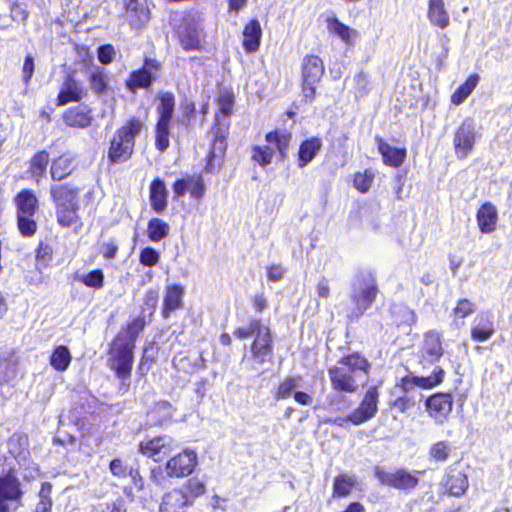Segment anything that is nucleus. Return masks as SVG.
<instances>
[{
	"instance_id": "f257e3e1",
	"label": "nucleus",
	"mask_w": 512,
	"mask_h": 512,
	"mask_svg": "<svg viewBox=\"0 0 512 512\" xmlns=\"http://www.w3.org/2000/svg\"><path fill=\"white\" fill-rule=\"evenodd\" d=\"M370 363L359 353L341 357L328 368L333 390L341 393H355L368 379Z\"/></svg>"
},
{
	"instance_id": "f03ea898",
	"label": "nucleus",
	"mask_w": 512,
	"mask_h": 512,
	"mask_svg": "<svg viewBox=\"0 0 512 512\" xmlns=\"http://www.w3.org/2000/svg\"><path fill=\"white\" fill-rule=\"evenodd\" d=\"M142 317L134 319L125 330H121L109 349V362L116 376L123 382L130 377L133 365V350L138 334L144 329Z\"/></svg>"
},
{
	"instance_id": "7ed1b4c3",
	"label": "nucleus",
	"mask_w": 512,
	"mask_h": 512,
	"mask_svg": "<svg viewBox=\"0 0 512 512\" xmlns=\"http://www.w3.org/2000/svg\"><path fill=\"white\" fill-rule=\"evenodd\" d=\"M234 336L240 340L254 337L250 347L249 357L256 365L271 362L273 356V340L269 327L261 324L259 320H251L245 327L234 331Z\"/></svg>"
},
{
	"instance_id": "20e7f679",
	"label": "nucleus",
	"mask_w": 512,
	"mask_h": 512,
	"mask_svg": "<svg viewBox=\"0 0 512 512\" xmlns=\"http://www.w3.org/2000/svg\"><path fill=\"white\" fill-rule=\"evenodd\" d=\"M143 128L144 122L133 117L115 131L108 149V159L112 164L123 163L131 158L134 152L135 138Z\"/></svg>"
},
{
	"instance_id": "39448f33",
	"label": "nucleus",
	"mask_w": 512,
	"mask_h": 512,
	"mask_svg": "<svg viewBox=\"0 0 512 512\" xmlns=\"http://www.w3.org/2000/svg\"><path fill=\"white\" fill-rule=\"evenodd\" d=\"M80 189L72 184H54L50 194L55 203L57 222L63 227H70L79 219Z\"/></svg>"
},
{
	"instance_id": "423d86ee",
	"label": "nucleus",
	"mask_w": 512,
	"mask_h": 512,
	"mask_svg": "<svg viewBox=\"0 0 512 512\" xmlns=\"http://www.w3.org/2000/svg\"><path fill=\"white\" fill-rule=\"evenodd\" d=\"M378 294L377 280L374 273L361 271L351 284L350 300L354 304L351 317L361 316L375 301Z\"/></svg>"
},
{
	"instance_id": "0eeeda50",
	"label": "nucleus",
	"mask_w": 512,
	"mask_h": 512,
	"mask_svg": "<svg viewBox=\"0 0 512 512\" xmlns=\"http://www.w3.org/2000/svg\"><path fill=\"white\" fill-rule=\"evenodd\" d=\"M159 101L155 145L159 151L163 152L169 147L170 143V123L175 108V97L170 92H162L159 94Z\"/></svg>"
},
{
	"instance_id": "6e6552de",
	"label": "nucleus",
	"mask_w": 512,
	"mask_h": 512,
	"mask_svg": "<svg viewBox=\"0 0 512 512\" xmlns=\"http://www.w3.org/2000/svg\"><path fill=\"white\" fill-rule=\"evenodd\" d=\"M23 496L21 481L13 472L0 476V510L17 511L23 505Z\"/></svg>"
},
{
	"instance_id": "1a4fd4ad",
	"label": "nucleus",
	"mask_w": 512,
	"mask_h": 512,
	"mask_svg": "<svg viewBox=\"0 0 512 512\" xmlns=\"http://www.w3.org/2000/svg\"><path fill=\"white\" fill-rule=\"evenodd\" d=\"M324 74V64L316 55H307L302 62L303 94L306 100L311 101L315 96V85Z\"/></svg>"
},
{
	"instance_id": "9d476101",
	"label": "nucleus",
	"mask_w": 512,
	"mask_h": 512,
	"mask_svg": "<svg viewBox=\"0 0 512 512\" xmlns=\"http://www.w3.org/2000/svg\"><path fill=\"white\" fill-rule=\"evenodd\" d=\"M378 392L376 387H371L367 390L359 407L356 408L346 418H336L334 423L342 426L344 422L350 421L355 425H360L371 418H373L378 411Z\"/></svg>"
},
{
	"instance_id": "9b49d317",
	"label": "nucleus",
	"mask_w": 512,
	"mask_h": 512,
	"mask_svg": "<svg viewBox=\"0 0 512 512\" xmlns=\"http://www.w3.org/2000/svg\"><path fill=\"white\" fill-rule=\"evenodd\" d=\"M420 473L421 472H416L415 474H412L405 469L388 472L379 466L374 468V475L381 484L401 490H410L415 488L419 482L416 474Z\"/></svg>"
},
{
	"instance_id": "f8f14e48",
	"label": "nucleus",
	"mask_w": 512,
	"mask_h": 512,
	"mask_svg": "<svg viewBox=\"0 0 512 512\" xmlns=\"http://www.w3.org/2000/svg\"><path fill=\"white\" fill-rule=\"evenodd\" d=\"M478 137L479 132L475 121L471 118L465 119L457 128L453 139L457 157L460 159L467 157Z\"/></svg>"
},
{
	"instance_id": "ddd939ff",
	"label": "nucleus",
	"mask_w": 512,
	"mask_h": 512,
	"mask_svg": "<svg viewBox=\"0 0 512 512\" xmlns=\"http://www.w3.org/2000/svg\"><path fill=\"white\" fill-rule=\"evenodd\" d=\"M180 17L181 24L177 29L180 43L185 50H197L201 46L200 31L190 14L175 13L173 21Z\"/></svg>"
},
{
	"instance_id": "4468645a",
	"label": "nucleus",
	"mask_w": 512,
	"mask_h": 512,
	"mask_svg": "<svg viewBox=\"0 0 512 512\" xmlns=\"http://www.w3.org/2000/svg\"><path fill=\"white\" fill-rule=\"evenodd\" d=\"M177 448V443L168 435L144 440L139 444V451L154 461H161Z\"/></svg>"
},
{
	"instance_id": "2eb2a0df",
	"label": "nucleus",
	"mask_w": 512,
	"mask_h": 512,
	"mask_svg": "<svg viewBox=\"0 0 512 512\" xmlns=\"http://www.w3.org/2000/svg\"><path fill=\"white\" fill-rule=\"evenodd\" d=\"M160 67L157 60L145 58L143 66L130 74L126 82L128 89L134 92L138 88H148L157 78Z\"/></svg>"
},
{
	"instance_id": "dca6fc26",
	"label": "nucleus",
	"mask_w": 512,
	"mask_h": 512,
	"mask_svg": "<svg viewBox=\"0 0 512 512\" xmlns=\"http://www.w3.org/2000/svg\"><path fill=\"white\" fill-rule=\"evenodd\" d=\"M197 464V454L192 450H184L169 459L165 466L167 476L182 478L189 476Z\"/></svg>"
},
{
	"instance_id": "f3484780",
	"label": "nucleus",
	"mask_w": 512,
	"mask_h": 512,
	"mask_svg": "<svg viewBox=\"0 0 512 512\" xmlns=\"http://www.w3.org/2000/svg\"><path fill=\"white\" fill-rule=\"evenodd\" d=\"M453 400L450 394L438 393L426 401V408L436 422L443 423L452 411Z\"/></svg>"
},
{
	"instance_id": "a211bd4d",
	"label": "nucleus",
	"mask_w": 512,
	"mask_h": 512,
	"mask_svg": "<svg viewBox=\"0 0 512 512\" xmlns=\"http://www.w3.org/2000/svg\"><path fill=\"white\" fill-rule=\"evenodd\" d=\"M443 353L441 334L434 330L426 332L421 347L422 361L435 363L443 356Z\"/></svg>"
},
{
	"instance_id": "6ab92c4d",
	"label": "nucleus",
	"mask_w": 512,
	"mask_h": 512,
	"mask_svg": "<svg viewBox=\"0 0 512 512\" xmlns=\"http://www.w3.org/2000/svg\"><path fill=\"white\" fill-rule=\"evenodd\" d=\"M126 15L131 26L142 28L151 18L148 0H129L126 4Z\"/></svg>"
},
{
	"instance_id": "aec40b11",
	"label": "nucleus",
	"mask_w": 512,
	"mask_h": 512,
	"mask_svg": "<svg viewBox=\"0 0 512 512\" xmlns=\"http://www.w3.org/2000/svg\"><path fill=\"white\" fill-rule=\"evenodd\" d=\"M193 500L181 489H174L166 493L160 505V512H186Z\"/></svg>"
},
{
	"instance_id": "412c9836",
	"label": "nucleus",
	"mask_w": 512,
	"mask_h": 512,
	"mask_svg": "<svg viewBox=\"0 0 512 512\" xmlns=\"http://www.w3.org/2000/svg\"><path fill=\"white\" fill-rule=\"evenodd\" d=\"M86 95L84 87L72 76H68L57 97V105L63 106L69 102H78Z\"/></svg>"
},
{
	"instance_id": "4be33fe9",
	"label": "nucleus",
	"mask_w": 512,
	"mask_h": 512,
	"mask_svg": "<svg viewBox=\"0 0 512 512\" xmlns=\"http://www.w3.org/2000/svg\"><path fill=\"white\" fill-rule=\"evenodd\" d=\"M215 120L216 123L210 131V135L213 138V144L209 151L207 167L212 165V161L214 159L222 157L226 150L227 128L221 126L218 116H216Z\"/></svg>"
},
{
	"instance_id": "5701e85b",
	"label": "nucleus",
	"mask_w": 512,
	"mask_h": 512,
	"mask_svg": "<svg viewBox=\"0 0 512 512\" xmlns=\"http://www.w3.org/2000/svg\"><path fill=\"white\" fill-rule=\"evenodd\" d=\"M443 376L444 370L442 368L436 367L433 373L427 377L407 376L403 378L401 386L405 391H409L416 386L429 389L441 383L443 380Z\"/></svg>"
},
{
	"instance_id": "b1692460",
	"label": "nucleus",
	"mask_w": 512,
	"mask_h": 512,
	"mask_svg": "<svg viewBox=\"0 0 512 512\" xmlns=\"http://www.w3.org/2000/svg\"><path fill=\"white\" fill-rule=\"evenodd\" d=\"M64 122L70 127L86 128L92 123L91 110L86 105L68 109L63 115Z\"/></svg>"
},
{
	"instance_id": "393cba45",
	"label": "nucleus",
	"mask_w": 512,
	"mask_h": 512,
	"mask_svg": "<svg viewBox=\"0 0 512 512\" xmlns=\"http://www.w3.org/2000/svg\"><path fill=\"white\" fill-rule=\"evenodd\" d=\"M444 485L450 495L461 497L469 486L468 478L465 473L457 469L448 470Z\"/></svg>"
},
{
	"instance_id": "a878e982",
	"label": "nucleus",
	"mask_w": 512,
	"mask_h": 512,
	"mask_svg": "<svg viewBox=\"0 0 512 512\" xmlns=\"http://www.w3.org/2000/svg\"><path fill=\"white\" fill-rule=\"evenodd\" d=\"M183 288L179 285H169L166 287L163 301L162 315L169 318L171 313L182 307Z\"/></svg>"
},
{
	"instance_id": "bb28decb",
	"label": "nucleus",
	"mask_w": 512,
	"mask_h": 512,
	"mask_svg": "<svg viewBox=\"0 0 512 512\" xmlns=\"http://www.w3.org/2000/svg\"><path fill=\"white\" fill-rule=\"evenodd\" d=\"M475 321L476 325L471 330V338L478 342L488 340L495 331L491 315L489 313H481L476 317Z\"/></svg>"
},
{
	"instance_id": "cd10ccee",
	"label": "nucleus",
	"mask_w": 512,
	"mask_h": 512,
	"mask_svg": "<svg viewBox=\"0 0 512 512\" xmlns=\"http://www.w3.org/2000/svg\"><path fill=\"white\" fill-rule=\"evenodd\" d=\"M262 29L258 20L249 21L243 30V47L246 52H256L260 46Z\"/></svg>"
},
{
	"instance_id": "c85d7f7f",
	"label": "nucleus",
	"mask_w": 512,
	"mask_h": 512,
	"mask_svg": "<svg viewBox=\"0 0 512 512\" xmlns=\"http://www.w3.org/2000/svg\"><path fill=\"white\" fill-rule=\"evenodd\" d=\"M378 150L383 157V162L392 167H399L406 158V150L392 147L381 138H376Z\"/></svg>"
},
{
	"instance_id": "c756f323",
	"label": "nucleus",
	"mask_w": 512,
	"mask_h": 512,
	"mask_svg": "<svg viewBox=\"0 0 512 512\" xmlns=\"http://www.w3.org/2000/svg\"><path fill=\"white\" fill-rule=\"evenodd\" d=\"M427 16L434 26L441 29L449 26L450 18L443 0H429Z\"/></svg>"
},
{
	"instance_id": "7c9ffc66",
	"label": "nucleus",
	"mask_w": 512,
	"mask_h": 512,
	"mask_svg": "<svg viewBox=\"0 0 512 512\" xmlns=\"http://www.w3.org/2000/svg\"><path fill=\"white\" fill-rule=\"evenodd\" d=\"M168 191L163 180L157 178L150 185V204L156 213H162L167 206Z\"/></svg>"
},
{
	"instance_id": "2f4dec72",
	"label": "nucleus",
	"mask_w": 512,
	"mask_h": 512,
	"mask_svg": "<svg viewBox=\"0 0 512 512\" xmlns=\"http://www.w3.org/2000/svg\"><path fill=\"white\" fill-rule=\"evenodd\" d=\"M497 222V210L491 203H485L477 212V223L482 233L494 231Z\"/></svg>"
},
{
	"instance_id": "473e14b6",
	"label": "nucleus",
	"mask_w": 512,
	"mask_h": 512,
	"mask_svg": "<svg viewBox=\"0 0 512 512\" xmlns=\"http://www.w3.org/2000/svg\"><path fill=\"white\" fill-rule=\"evenodd\" d=\"M322 147L320 138L312 137L303 141L298 152V167L303 168L310 163L319 153Z\"/></svg>"
},
{
	"instance_id": "72a5a7b5",
	"label": "nucleus",
	"mask_w": 512,
	"mask_h": 512,
	"mask_svg": "<svg viewBox=\"0 0 512 512\" xmlns=\"http://www.w3.org/2000/svg\"><path fill=\"white\" fill-rule=\"evenodd\" d=\"M17 215L34 216L37 210L38 200L30 190H22L15 197Z\"/></svg>"
},
{
	"instance_id": "f704fd0d",
	"label": "nucleus",
	"mask_w": 512,
	"mask_h": 512,
	"mask_svg": "<svg viewBox=\"0 0 512 512\" xmlns=\"http://www.w3.org/2000/svg\"><path fill=\"white\" fill-rule=\"evenodd\" d=\"M327 29L329 32L336 34L347 45H353L354 39L359 35L357 30L350 28L337 18L327 19Z\"/></svg>"
},
{
	"instance_id": "c9c22d12",
	"label": "nucleus",
	"mask_w": 512,
	"mask_h": 512,
	"mask_svg": "<svg viewBox=\"0 0 512 512\" xmlns=\"http://www.w3.org/2000/svg\"><path fill=\"white\" fill-rule=\"evenodd\" d=\"M75 169L73 159L68 156H60L52 162L50 174L53 180L61 181L69 176Z\"/></svg>"
},
{
	"instance_id": "e433bc0d",
	"label": "nucleus",
	"mask_w": 512,
	"mask_h": 512,
	"mask_svg": "<svg viewBox=\"0 0 512 512\" xmlns=\"http://www.w3.org/2000/svg\"><path fill=\"white\" fill-rule=\"evenodd\" d=\"M90 89L96 94H103L108 88V75L104 69L99 66H94L89 75Z\"/></svg>"
},
{
	"instance_id": "4c0bfd02",
	"label": "nucleus",
	"mask_w": 512,
	"mask_h": 512,
	"mask_svg": "<svg viewBox=\"0 0 512 512\" xmlns=\"http://www.w3.org/2000/svg\"><path fill=\"white\" fill-rule=\"evenodd\" d=\"M71 354L66 346H57L50 356V365L57 371L67 370L71 363Z\"/></svg>"
},
{
	"instance_id": "58836bf2",
	"label": "nucleus",
	"mask_w": 512,
	"mask_h": 512,
	"mask_svg": "<svg viewBox=\"0 0 512 512\" xmlns=\"http://www.w3.org/2000/svg\"><path fill=\"white\" fill-rule=\"evenodd\" d=\"M292 135L288 132H270L266 135V141L270 144H275L282 160L287 157L289 144Z\"/></svg>"
},
{
	"instance_id": "ea45409f",
	"label": "nucleus",
	"mask_w": 512,
	"mask_h": 512,
	"mask_svg": "<svg viewBox=\"0 0 512 512\" xmlns=\"http://www.w3.org/2000/svg\"><path fill=\"white\" fill-rule=\"evenodd\" d=\"M170 226L160 218H152L147 225V234L151 241L159 242L168 236Z\"/></svg>"
},
{
	"instance_id": "a19ab883",
	"label": "nucleus",
	"mask_w": 512,
	"mask_h": 512,
	"mask_svg": "<svg viewBox=\"0 0 512 512\" xmlns=\"http://www.w3.org/2000/svg\"><path fill=\"white\" fill-rule=\"evenodd\" d=\"M479 81V76L477 74L470 75L468 79L461 86L457 88V90L453 93L451 97L452 103L455 105H460L463 103L468 96L475 89Z\"/></svg>"
},
{
	"instance_id": "79ce46f5",
	"label": "nucleus",
	"mask_w": 512,
	"mask_h": 512,
	"mask_svg": "<svg viewBox=\"0 0 512 512\" xmlns=\"http://www.w3.org/2000/svg\"><path fill=\"white\" fill-rule=\"evenodd\" d=\"M49 163V153L45 150L37 152L30 161V169L32 177L39 182L40 178L45 174Z\"/></svg>"
},
{
	"instance_id": "37998d69",
	"label": "nucleus",
	"mask_w": 512,
	"mask_h": 512,
	"mask_svg": "<svg viewBox=\"0 0 512 512\" xmlns=\"http://www.w3.org/2000/svg\"><path fill=\"white\" fill-rule=\"evenodd\" d=\"M355 485L356 480L354 477L347 474H341L334 480L333 496L346 497L350 494Z\"/></svg>"
},
{
	"instance_id": "c03bdc74",
	"label": "nucleus",
	"mask_w": 512,
	"mask_h": 512,
	"mask_svg": "<svg viewBox=\"0 0 512 512\" xmlns=\"http://www.w3.org/2000/svg\"><path fill=\"white\" fill-rule=\"evenodd\" d=\"M172 415V406L167 401L157 402L153 409L149 412V416L154 421V423L159 425L169 420Z\"/></svg>"
},
{
	"instance_id": "a18cd8bd",
	"label": "nucleus",
	"mask_w": 512,
	"mask_h": 512,
	"mask_svg": "<svg viewBox=\"0 0 512 512\" xmlns=\"http://www.w3.org/2000/svg\"><path fill=\"white\" fill-rule=\"evenodd\" d=\"M52 485L49 482H44L41 485V489L38 493L39 501L36 504L35 512H51L52 510Z\"/></svg>"
},
{
	"instance_id": "49530a36",
	"label": "nucleus",
	"mask_w": 512,
	"mask_h": 512,
	"mask_svg": "<svg viewBox=\"0 0 512 512\" xmlns=\"http://www.w3.org/2000/svg\"><path fill=\"white\" fill-rule=\"evenodd\" d=\"M76 279L90 288L100 289L104 285V273L100 269L78 275Z\"/></svg>"
},
{
	"instance_id": "de8ad7c7",
	"label": "nucleus",
	"mask_w": 512,
	"mask_h": 512,
	"mask_svg": "<svg viewBox=\"0 0 512 512\" xmlns=\"http://www.w3.org/2000/svg\"><path fill=\"white\" fill-rule=\"evenodd\" d=\"M452 451L451 445L447 441H439L434 443L429 450L430 459L437 462L446 461Z\"/></svg>"
},
{
	"instance_id": "09e8293b",
	"label": "nucleus",
	"mask_w": 512,
	"mask_h": 512,
	"mask_svg": "<svg viewBox=\"0 0 512 512\" xmlns=\"http://www.w3.org/2000/svg\"><path fill=\"white\" fill-rule=\"evenodd\" d=\"M375 178V173L372 170L366 169L364 172H358L354 176V187L361 193H366L372 186Z\"/></svg>"
},
{
	"instance_id": "8fccbe9b",
	"label": "nucleus",
	"mask_w": 512,
	"mask_h": 512,
	"mask_svg": "<svg viewBox=\"0 0 512 512\" xmlns=\"http://www.w3.org/2000/svg\"><path fill=\"white\" fill-rule=\"evenodd\" d=\"M274 151L270 146H254L252 149V159L262 167L271 163Z\"/></svg>"
},
{
	"instance_id": "3c124183",
	"label": "nucleus",
	"mask_w": 512,
	"mask_h": 512,
	"mask_svg": "<svg viewBox=\"0 0 512 512\" xmlns=\"http://www.w3.org/2000/svg\"><path fill=\"white\" fill-rule=\"evenodd\" d=\"M17 224L20 233L25 237H30L36 232L37 224L34 216L17 215Z\"/></svg>"
},
{
	"instance_id": "603ef678",
	"label": "nucleus",
	"mask_w": 512,
	"mask_h": 512,
	"mask_svg": "<svg viewBox=\"0 0 512 512\" xmlns=\"http://www.w3.org/2000/svg\"><path fill=\"white\" fill-rule=\"evenodd\" d=\"M300 385H299V379L298 378H292V377H289V378H286L280 385H279V388H278V391L275 395L276 399L277 400H280V399H286V398H289L292 394V392L298 388Z\"/></svg>"
},
{
	"instance_id": "864d4df0",
	"label": "nucleus",
	"mask_w": 512,
	"mask_h": 512,
	"mask_svg": "<svg viewBox=\"0 0 512 512\" xmlns=\"http://www.w3.org/2000/svg\"><path fill=\"white\" fill-rule=\"evenodd\" d=\"M160 260L159 253L152 247H145L139 254V261L147 267L155 266Z\"/></svg>"
},
{
	"instance_id": "5fc2aeb1",
	"label": "nucleus",
	"mask_w": 512,
	"mask_h": 512,
	"mask_svg": "<svg viewBox=\"0 0 512 512\" xmlns=\"http://www.w3.org/2000/svg\"><path fill=\"white\" fill-rule=\"evenodd\" d=\"M189 189L191 196L200 199L204 196L205 185L201 176L188 177Z\"/></svg>"
},
{
	"instance_id": "6e6d98bb",
	"label": "nucleus",
	"mask_w": 512,
	"mask_h": 512,
	"mask_svg": "<svg viewBox=\"0 0 512 512\" xmlns=\"http://www.w3.org/2000/svg\"><path fill=\"white\" fill-rule=\"evenodd\" d=\"M187 494H190V499L194 501L195 497L201 496L205 493L206 488L202 481L197 478H191L186 485Z\"/></svg>"
},
{
	"instance_id": "4d7b16f0",
	"label": "nucleus",
	"mask_w": 512,
	"mask_h": 512,
	"mask_svg": "<svg viewBox=\"0 0 512 512\" xmlns=\"http://www.w3.org/2000/svg\"><path fill=\"white\" fill-rule=\"evenodd\" d=\"M173 365L178 371H183L189 374L193 373L196 368V365L191 362L189 357L184 355L174 357Z\"/></svg>"
},
{
	"instance_id": "13d9d810",
	"label": "nucleus",
	"mask_w": 512,
	"mask_h": 512,
	"mask_svg": "<svg viewBox=\"0 0 512 512\" xmlns=\"http://www.w3.org/2000/svg\"><path fill=\"white\" fill-rule=\"evenodd\" d=\"M475 310V305L468 299H461L454 308V313L460 318H465Z\"/></svg>"
},
{
	"instance_id": "bf43d9fd",
	"label": "nucleus",
	"mask_w": 512,
	"mask_h": 512,
	"mask_svg": "<svg viewBox=\"0 0 512 512\" xmlns=\"http://www.w3.org/2000/svg\"><path fill=\"white\" fill-rule=\"evenodd\" d=\"M115 56V49L110 44L101 45L98 48V59L99 61L104 64H110Z\"/></svg>"
},
{
	"instance_id": "052dcab7",
	"label": "nucleus",
	"mask_w": 512,
	"mask_h": 512,
	"mask_svg": "<svg viewBox=\"0 0 512 512\" xmlns=\"http://www.w3.org/2000/svg\"><path fill=\"white\" fill-rule=\"evenodd\" d=\"M233 105H234V100H233V97L231 95H221V97L219 98V106H220V112L228 117L231 115L232 113V109H233Z\"/></svg>"
},
{
	"instance_id": "680f3d73",
	"label": "nucleus",
	"mask_w": 512,
	"mask_h": 512,
	"mask_svg": "<svg viewBox=\"0 0 512 512\" xmlns=\"http://www.w3.org/2000/svg\"><path fill=\"white\" fill-rule=\"evenodd\" d=\"M34 72V59L32 56L28 55L26 56L22 68V78L23 81L27 84Z\"/></svg>"
},
{
	"instance_id": "e2e57ef3",
	"label": "nucleus",
	"mask_w": 512,
	"mask_h": 512,
	"mask_svg": "<svg viewBox=\"0 0 512 512\" xmlns=\"http://www.w3.org/2000/svg\"><path fill=\"white\" fill-rule=\"evenodd\" d=\"M284 268L281 265H271L267 271V277L270 281L277 282L284 275Z\"/></svg>"
},
{
	"instance_id": "0e129e2a",
	"label": "nucleus",
	"mask_w": 512,
	"mask_h": 512,
	"mask_svg": "<svg viewBox=\"0 0 512 512\" xmlns=\"http://www.w3.org/2000/svg\"><path fill=\"white\" fill-rule=\"evenodd\" d=\"M188 189H189L188 178L179 179L173 185V191L177 198L182 197L188 191Z\"/></svg>"
},
{
	"instance_id": "69168bd1",
	"label": "nucleus",
	"mask_w": 512,
	"mask_h": 512,
	"mask_svg": "<svg viewBox=\"0 0 512 512\" xmlns=\"http://www.w3.org/2000/svg\"><path fill=\"white\" fill-rule=\"evenodd\" d=\"M110 470L113 475L118 477H124L126 475V467L123 466L122 461L119 459H114L110 463Z\"/></svg>"
},
{
	"instance_id": "338daca9",
	"label": "nucleus",
	"mask_w": 512,
	"mask_h": 512,
	"mask_svg": "<svg viewBox=\"0 0 512 512\" xmlns=\"http://www.w3.org/2000/svg\"><path fill=\"white\" fill-rule=\"evenodd\" d=\"M316 290H317V295L321 298H328L329 295H330V287H329V284H328V280L326 278H322L317 286H316Z\"/></svg>"
},
{
	"instance_id": "774afa93",
	"label": "nucleus",
	"mask_w": 512,
	"mask_h": 512,
	"mask_svg": "<svg viewBox=\"0 0 512 512\" xmlns=\"http://www.w3.org/2000/svg\"><path fill=\"white\" fill-rule=\"evenodd\" d=\"M103 256L107 259H113L116 256L118 251V247L113 242H108L103 244L102 246Z\"/></svg>"
}]
</instances>
